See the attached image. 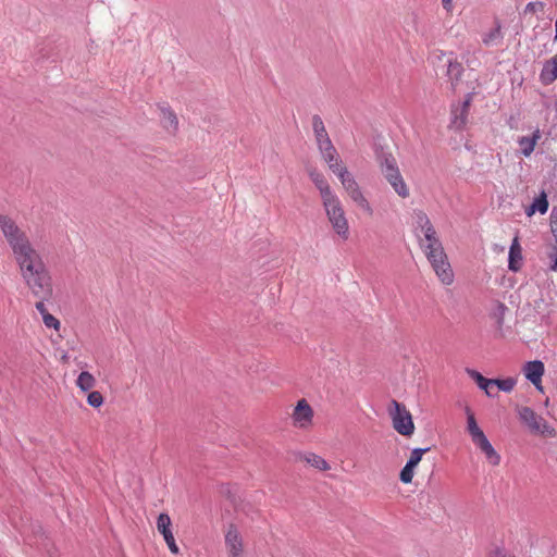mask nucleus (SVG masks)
Listing matches in <instances>:
<instances>
[{
  "label": "nucleus",
  "mask_w": 557,
  "mask_h": 557,
  "mask_svg": "<svg viewBox=\"0 0 557 557\" xmlns=\"http://www.w3.org/2000/svg\"><path fill=\"white\" fill-rule=\"evenodd\" d=\"M48 300L49 299H39L35 305L37 311L41 314V317H44V314H46V313H49L45 306V301H48Z\"/></svg>",
  "instance_id": "nucleus-42"
},
{
  "label": "nucleus",
  "mask_w": 557,
  "mask_h": 557,
  "mask_svg": "<svg viewBox=\"0 0 557 557\" xmlns=\"http://www.w3.org/2000/svg\"><path fill=\"white\" fill-rule=\"evenodd\" d=\"M547 257L549 259V269L552 271H557V245L552 247Z\"/></svg>",
  "instance_id": "nucleus-36"
},
{
  "label": "nucleus",
  "mask_w": 557,
  "mask_h": 557,
  "mask_svg": "<svg viewBox=\"0 0 557 557\" xmlns=\"http://www.w3.org/2000/svg\"><path fill=\"white\" fill-rule=\"evenodd\" d=\"M541 138V132L539 128H536L532 136H522L519 137L517 143L520 147V152L524 157H530L531 153L534 151L535 145L537 140Z\"/></svg>",
  "instance_id": "nucleus-17"
},
{
  "label": "nucleus",
  "mask_w": 557,
  "mask_h": 557,
  "mask_svg": "<svg viewBox=\"0 0 557 557\" xmlns=\"http://www.w3.org/2000/svg\"><path fill=\"white\" fill-rule=\"evenodd\" d=\"M376 161L385 180L391 184L395 193L401 197L409 196V189L400 174L395 157L383 149L376 151Z\"/></svg>",
  "instance_id": "nucleus-2"
},
{
  "label": "nucleus",
  "mask_w": 557,
  "mask_h": 557,
  "mask_svg": "<svg viewBox=\"0 0 557 557\" xmlns=\"http://www.w3.org/2000/svg\"><path fill=\"white\" fill-rule=\"evenodd\" d=\"M549 203L547 200L546 194L543 191L539 197H536L533 202L527 208L525 213L528 216L533 215L535 212H540L541 214H545L548 210Z\"/></svg>",
  "instance_id": "nucleus-21"
},
{
  "label": "nucleus",
  "mask_w": 557,
  "mask_h": 557,
  "mask_svg": "<svg viewBox=\"0 0 557 557\" xmlns=\"http://www.w3.org/2000/svg\"><path fill=\"white\" fill-rule=\"evenodd\" d=\"M430 449H431L430 447L412 449L410 457L406 463L416 468L419 465V462L421 461L422 456L425 453H428Z\"/></svg>",
  "instance_id": "nucleus-28"
},
{
  "label": "nucleus",
  "mask_w": 557,
  "mask_h": 557,
  "mask_svg": "<svg viewBox=\"0 0 557 557\" xmlns=\"http://www.w3.org/2000/svg\"><path fill=\"white\" fill-rule=\"evenodd\" d=\"M423 234V236H432V234H435V228L432 223H429L426 226L422 227L420 230Z\"/></svg>",
  "instance_id": "nucleus-43"
},
{
  "label": "nucleus",
  "mask_w": 557,
  "mask_h": 557,
  "mask_svg": "<svg viewBox=\"0 0 557 557\" xmlns=\"http://www.w3.org/2000/svg\"><path fill=\"white\" fill-rule=\"evenodd\" d=\"M312 128L315 136L317 141H321V139L326 138L329 136L324 123L320 115L314 114L312 116Z\"/></svg>",
  "instance_id": "nucleus-27"
},
{
  "label": "nucleus",
  "mask_w": 557,
  "mask_h": 557,
  "mask_svg": "<svg viewBox=\"0 0 557 557\" xmlns=\"http://www.w3.org/2000/svg\"><path fill=\"white\" fill-rule=\"evenodd\" d=\"M13 256L21 275L46 268L40 253L32 244L14 252Z\"/></svg>",
  "instance_id": "nucleus-7"
},
{
  "label": "nucleus",
  "mask_w": 557,
  "mask_h": 557,
  "mask_svg": "<svg viewBox=\"0 0 557 557\" xmlns=\"http://www.w3.org/2000/svg\"><path fill=\"white\" fill-rule=\"evenodd\" d=\"M469 107H470V98H468L463 101L460 114L457 115L454 120V123L457 125L458 128H461L462 126H465V124L467 122V114H468Z\"/></svg>",
  "instance_id": "nucleus-29"
},
{
  "label": "nucleus",
  "mask_w": 557,
  "mask_h": 557,
  "mask_svg": "<svg viewBox=\"0 0 557 557\" xmlns=\"http://www.w3.org/2000/svg\"><path fill=\"white\" fill-rule=\"evenodd\" d=\"M0 228L13 253L32 244L26 233L8 215L0 214Z\"/></svg>",
  "instance_id": "nucleus-5"
},
{
  "label": "nucleus",
  "mask_w": 557,
  "mask_h": 557,
  "mask_svg": "<svg viewBox=\"0 0 557 557\" xmlns=\"http://www.w3.org/2000/svg\"><path fill=\"white\" fill-rule=\"evenodd\" d=\"M496 382H494V386H497L498 389L509 393L513 389L516 385V380L513 377H507V379H495Z\"/></svg>",
  "instance_id": "nucleus-30"
},
{
  "label": "nucleus",
  "mask_w": 557,
  "mask_h": 557,
  "mask_svg": "<svg viewBox=\"0 0 557 557\" xmlns=\"http://www.w3.org/2000/svg\"><path fill=\"white\" fill-rule=\"evenodd\" d=\"M545 367L541 360L528 361L523 367V372L527 377L537 389L542 391V376Z\"/></svg>",
  "instance_id": "nucleus-11"
},
{
  "label": "nucleus",
  "mask_w": 557,
  "mask_h": 557,
  "mask_svg": "<svg viewBox=\"0 0 557 557\" xmlns=\"http://www.w3.org/2000/svg\"><path fill=\"white\" fill-rule=\"evenodd\" d=\"M76 384L83 392H87L96 385V379L89 372L83 371L78 375Z\"/></svg>",
  "instance_id": "nucleus-26"
},
{
  "label": "nucleus",
  "mask_w": 557,
  "mask_h": 557,
  "mask_svg": "<svg viewBox=\"0 0 557 557\" xmlns=\"http://www.w3.org/2000/svg\"><path fill=\"white\" fill-rule=\"evenodd\" d=\"M521 265L522 249L519 244L518 237H515L509 248L508 268L510 271L517 272L521 269Z\"/></svg>",
  "instance_id": "nucleus-15"
},
{
  "label": "nucleus",
  "mask_w": 557,
  "mask_h": 557,
  "mask_svg": "<svg viewBox=\"0 0 557 557\" xmlns=\"http://www.w3.org/2000/svg\"><path fill=\"white\" fill-rule=\"evenodd\" d=\"M466 412H467L468 432L471 436L472 442L474 444H476L478 442H480L481 440H483L486 436L483 433V431L479 428L476 420L474 418V414L471 412L469 407L466 408Z\"/></svg>",
  "instance_id": "nucleus-19"
},
{
  "label": "nucleus",
  "mask_w": 557,
  "mask_h": 557,
  "mask_svg": "<svg viewBox=\"0 0 557 557\" xmlns=\"http://www.w3.org/2000/svg\"><path fill=\"white\" fill-rule=\"evenodd\" d=\"M442 3H443V8L446 11L449 12L451 10V0H442Z\"/></svg>",
  "instance_id": "nucleus-44"
},
{
  "label": "nucleus",
  "mask_w": 557,
  "mask_h": 557,
  "mask_svg": "<svg viewBox=\"0 0 557 557\" xmlns=\"http://www.w3.org/2000/svg\"><path fill=\"white\" fill-rule=\"evenodd\" d=\"M463 66L457 60H449L447 65V76L451 83L453 88H455L461 79L463 74Z\"/></svg>",
  "instance_id": "nucleus-23"
},
{
  "label": "nucleus",
  "mask_w": 557,
  "mask_h": 557,
  "mask_svg": "<svg viewBox=\"0 0 557 557\" xmlns=\"http://www.w3.org/2000/svg\"><path fill=\"white\" fill-rule=\"evenodd\" d=\"M44 324L49 329L59 330L61 324L60 321L50 313H46L42 317Z\"/></svg>",
  "instance_id": "nucleus-34"
},
{
  "label": "nucleus",
  "mask_w": 557,
  "mask_h": 557,
  "mask_svg": "<svg viewBox=\"0 0 557 557\" xmlns=\"http://www.w3.org/2000/svg\"><path fill=\"white\" fill-rule=\"evenodd\" d=\"M557 79V53L543 64L540 73V82L544 86L553 84Z\"/></svg>",
  "instance_id": "nucleus-14"
},
{
  "label": "nucleus",
  "mask_w": 557,
  "mask_h": 557,
  "mask_svg": "<svg viewBox=\"0 0 557 557\" xmlns=\"http://www.w3.org/2000/svg\"><path fill=\"white\" fill-rule=\"evenodd\" d=\"M22 277L34 297L38 299L52 298V278L47 267L30 273L23 274Z\"/></svg>",
  "instance_id": "nucleus-3"
},
{
  "label": "nucleus",
  "mask_w": 557,
  "mask_h": 557,
  "mask_svg": "<svg viewBox=\"0 0 557 557\" xmlns=\"http://www.w3.org/2000/svg\"><path fill=\"white\" fill-rule=\"evenodd\" d=\"M159 109L161 111L163 119V127L169 129L171 133L175 134L178 129V119L175 112L169 106L164 104H160Z\"/></svg>",
  "instance_id": "nucleus-18"
},
{
  "label": "nucleus",
  "mask_w": 557,
  "mask_h": 557,
  "mask_svg": "<svg viewBox=\"0 0 557 557\" xmlns=\"http://www.w3.org/2000/svg\"><path fill=\"white\" fill-rule=\"evenodd\" d=\"M519 418L533 433H541L548 436H555L556 434L555 429L548 425L545 419L530 407H522L519 410Z\"/></svg>",
  "instance_id": "nucleus-8"
},
{
  "label": "nucleus",
  "mask_w": 557,
  "mask_h": 557,
  "mask_svg": "<svg viewBox=\"0 0 557 557\" xmlns=\"http://www.w3.org/2000/svg\"><path fill=\"white\" fill-rule=\"evenodd\" d=\"M503 40L502 25L498 21L495 22V27L483 35L482 42L485 46H493Z\"/></svg>",
  "instance_id": "nucleus-24"
},
{
  "label": "nucleus",
  "mask_w": 557,
  "mask_h": 557,
  "mask_svg": "<svg viewBox=\"0 0 557 557\" xmlns=\"http://www.w3.org/2000/svg\"><path fill=\"white\" fill-rule=\"evenodd\" d=\"M300 458L319 470L325 471L330 469V466L326 462V460L313 453L300 455Z\"/></svg>",
  "instance_id": "nucleus-25"
},
{
  "label": "nucleus",
  "mask_w": 557,
  "mask_h": 557,
  "mask_svg": "<svg viewBox=\"0 0 557 557\" xmlns=\"http://www.w3.org/2000/svg\"><path fill=\"white\" fill-rule=\"evenodd\" d=\"M424 240L425 244L420 239V246L437 277L443 284L450 285L454 282V273L440 238L435 233L432 236H424Z\"/></svg>",
  "instance_id": "nucleus-1"
},
{
  "label": "nucleus",
  "mask_w": 557,
  "mask_h": 557,
  "mask_svg": "<svg viewBox=\"0 0 557 557\" xmlns=\"http://www.w3.org/2000/svg\"><path fill=\"white\" fill-rule=\"evenodd\" d=\"M322 157L324 159V161L327 163V164H331L333 162H336V161H339L338 160V153L336 151V149H333V151H326L324 153H322Z\"/></svg>",
  "instance_id": "nucleus-39"
},
{
  "label": "nucleus",
  "mask_w": 557,
  "mask_h": 557,
  "mask_svg": "<svg viewBox=\"0 0 557 557\" xmlns=\"http://www.w3.org/2000/svg\"><path fill=\"white\" fill-rule=\"evenodd\" d=\"M544 7L545 4L541 1H536V2H529L527 5H525V9H524V12L525 13H535L537 11H543L544 10Z\"/></svg>",
  "instance_id": "nucleus-37"
},
{
  "label": "nucleus",
  "mask_w": 557,
  "mask_h": 557,
  "mask_svg": "<svg viewBox=\"0 0 557 557\" xmlns=\"http://www.w3.org/2000/svg\"><path fill=\"white\" fill-rule=\"evenodd\" d=\"M550 230L557 244V207H554L550 212Z\"/></svg>",
  "instance_id": "nucleus-38"
},
{
  "label": "nucleus",
  "mask_w": 557,
  "mask_h": 557,
  "mask_svg": "<svg viewBox=\"0 0 557 557\" xmlns=\"http://www.w3.org/2000/svg\"><path fill=\"white\" fill-rule=\"evenodd\" d=\"M507 310H508V308L503 302H498L496 315H497V324L499 327L504 323V314H505V311H507Z\"/></svg>",
  "instance_id": "nucleus-40"
},
{
  "label": "nucleus",
  "mask_w": 557,
  "mask_h": 557,
  "mask_svg": "<svg viewBox=\"0 0 557 557\" xmlns=\"http://www.w3.org/2000/svg\"><path fill=\"white\" fill-rule=\"evenodd\" d=\"M313 411L308 401L306 399L298 400L293 413L295 423H297L300 428H306L311 423Z\"/></svg>",
  "instance_id": "nucleus-13"
},
{
  "label": "nucleus",
  "mask_w": 557,
  "mask_h": 557,
  "mask_svg": "<svg viewBox=\"0 0 557 557\" xmlns=\"http://www.w3.org/2000/svg\"><path fill=\"white\" fill-rule=\"evenodd\" d=\"M341 183L344 186L345 190L348 193L349 197L356 202L361 209L367 211L369 214L372 213V209L368 200L363 197L359 185L355 181L354 176L347 171L343 170L341 173Z\"/></svg>",
  "instance_id": "nucleus-9"
},
{
  "label": "nucleus",
  "mask_w": 557,
  "mask_h": 557,
  "mask_svg": "<svg viewBox=\"0 0 557 557\" xmlns=\"http://www.w3.org/2000/svg\"><path fill=\"white\" fill-rule=\"evenodd\" d=\"M171 518L168 513H160L157 519V529L163 535V539L173 554H178L180 548L175 543L173 532L171 530Z\"/></svg>",
  "instance_id": "nucleus-10"
},
{
  "label": "nucleus",
  "mask_w": 557,
  "mask_h": 557,
  "mask_svg": "<svg viewBox=\"0 0 557 557\" xmlns=\"http://www.w3.org/2000/svg\"><path fill=\"white\" fill-rule=\"evenodd\" d=\"M329 168L333 173H335L338 176L339 180H341V173H343V170H347L346 166L341 165V160L329 164Z\"/></svg>",
  "instance_id": "nucleus-41"
},
{
  "label": "nucleus",
  "mask_w": 557,
  "mask_h": 557,
  "mask_svg": "<svg viewBox=\"0 0 557 557\" xmlns=\"http://www.w3.org/2000/svg\"><path fill=\"white\" fill-rule=\"evenodd\" d=\"M413 473H414V467L406 463L405 467L400 470L399 480L405 484L411 483Z\"/></svg>",
  "instance_id": "nucleus-32"
},
{
  "label": "nucleus",
  "mask_w": 557,
  "mask_h": 557,
  "mask_svg": "<svg viewBox=\"0 0 557 557\" xmlns=\"http://www.w3.org/2000/svg\"><path fill=\"white\" fill-rule=\"evenodd\" d=\"M495 557H513V556H510V555H505L503 554L502 552H496V556Z\"/></svg>",
  "instance_id": "nucleus-45"
},
{
  "label": "nucleus",
  "mask_w": 557,
  "mask_h": 557,
  "mask_svg": "<svg viewBox=\"0 0 557 557\" xmlns=\"http://www.w3.org/2000/svg\"><path fill=\"white\" fill-rule=\"evenodd\" d=\"M467 373L470 375L471 379L475 381L478 386L481 389H483L488 397L494 396L493 393L491 392V388L494 386V382H496V380L487 379L473 369H467Z\"/></svg>",
  "instance_id": "nucleus-20"
},
{
  "label": "nucleus",
  "mask_w": 557,
  "mask_h": 557,
  "mask_svg": "<svg viewBox=\"0 0 557 557\" xmlns=\"http://www.w3.org/2000/svg\"><path fill=\"white\" fill-rule=\"evenodd\" d=\"M309 176L313 184L315 185V187L319 189L322 200L331 196H334L327 181L325 180L322 173L313 169L309 171Z\"/></svg>",
  "instance_id": "nucleus-16"
},
{
  "label": "nucleus",
  "mask_w": 557,
  "mask_h": 557,
  "mask_svg": "<svg viewBox=\"0 0 557 557\" xmlns=\"http://www.w3.org/2000/svg\"><path fill=\"white\" fill-rule=\"evenodd\" d=\"M429 223H431V221L425 212H423L421 210L414 211L416 230H421L422 227L426 226Z\"/></svg>",
  "instance_id": "nucleus-31"
},
{
  "label": "nucleus",
  "mask_w": 557,
  "mask_h": 557,
  "mask_svg": "<svg viewBox=\"0 0 557 557\" xmlns=\"http://www.w3.org/2000/svg\"><path fill=\"white\" fill-rule=\"evenodd\" d=\"M87 403L94 408H98L103 404V396L100 392L94 391L87 396Z\"/></svg>",
  "instance_id": "nucleus-33"
},
{
  "label": "nucleus",
  "mask_w": 557,
  "mask_h": 557,
  "mask_svg": "<svg viewBox=\"0 0 557 557\" xmlns=\"http://www.w3.org/2000/svg\"><path fill=\"white\" fill-rule=\"evenodd\" d=\"M323 201L329 221L331 222L334 231L344 239L348 238V222L345 216L344 209L336 195L331 196Z\"/></svg>",
  "instance_id": "nucleus-4"
},
{
  "label": "nucleus",
  "mask_w": 557,
  "mask_h": 557,
  "mask_svg": "<svg viewBox=\"0 0 557 557\" xmlns=\"http://www.w3.org/2000/svg\"><path fill=\"white\" fill-rule=\"evenodd\" d=\"M317 144H318V148H319L321 154L326 152V151H331L332 152L333 149H335V147L332 144V140H331L330 136H327L326 138L321 139V141H317Z\"/></svg>",
  "instance_id": "nucleus-35"
},
{
  "label": "nucleus",
  "mask_w": 557,
  "mask_h": 557,
  "mask_svg": "<svg viewBox=\"0 0 557 557\" xmlns=\"http://www.w3.org/2000/svg\"><path fill=\"white\" fill-rule=\"evenodd\" d=\"M389 416L392 418L393 428L404 436H411L414 432V424L411 413L406 409L405 405L393 399Z\"/></svg>",
  "instance_id": "nucleus-6"
},
{
  "label": "nucleus",
  "mask_w": 557,
  "mask_h": 557,
  "mask_svg": "<svg viewBox=\"0 0 557 557\" xmlns=\"http://www.w3.org/2000/svg\"><path fill=\"white\" fill-rule=\"evenodd\" d=\"M225 545L228 549L230 557H240L243 553V540L234 524H230L225 534Z\"/></svg>",
  "instance_id": "nucleus-12"
},
{
  "label": "nucleus",
  "mask_w": 557,
  "mask_h": 557,
  "mask_svg": "<svg viewBox=\"0 0 557 557\" xmlns=\"http://www.w3.org/2000/svg\"><path fill=\"white\" fill-rule=\"evenodd\" d=\"M475 445L482 450V453L485 454L486 459L488 460L490 463H492L493 466L499 465L500 456L496 453L487 437H484Z\"/></svg>",
  "instance_id": "nucleus-22"
}]
</instances>
